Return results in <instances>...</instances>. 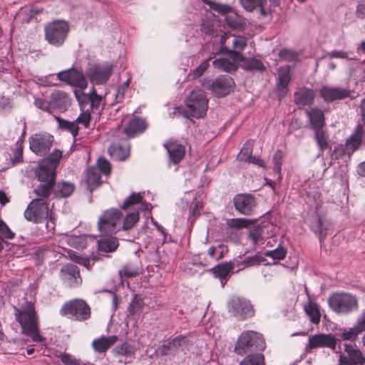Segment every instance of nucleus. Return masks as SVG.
Wrapping results in <instances>:
<instances>
[{
	"label": "nucleus",
	"instance_id": "f257e3e1",
	"mask_svg": "<svg viewBox=\"0 0 365 365\" xmlns=\"http://www.w3.org/2000/svg\"><path fill=\"white\" fill-rule=\"evenodd\" d=\"M14 316L21 326V334L31 337L35 342L44 340L39 332L38 317L32 302H26L19 307H14Z\"/></svg>",
	"mask_w": 365,
	"mask_h": 365
},
{
	"label": "nucleus",
	"instance_id": "f03ea898",
	"mask_svg": "<svg viewBox=\"0 0 365 365\" xmlns=\"http://www.w3.org/2000/svg\"><path fill=\"white\" fill-rule=\"evenodd\" d=\"M185 105L187 110L176 107L173 113L187 118L190 117L200 118L204 117L207 113L208 99L203 91L195 90L192 91L185 99Z\"/></svg>",
	"mask_w": 365,
	"mask_h": 365
},
{
	"label": "nucleus",
	"instance_id": "7ed1b4c3",
	"mask_svg": "<svg viewBox=\"0 0 365 365\" xmlns=\"http://www.w3.org/2000/svg\"><path fill=\"white\" fill-rule=\"evenodd\" d=\"M266 347L263 336L257 331H245L240 335L235 347L239 355L263 351Z\"/></svg>",
	"mask_w": 365,
	"mask_h": 365
},
{
	"label": "nucleus",
	"instance_id": "20e7f679",
	"mask_svg": "<svg viewBox=\"0 0 365 365\" xmlns=\"http://www.w3.org/2000/svg\"><path fill=\"white\" fill-rule=\"evenodd\" d=\"M60 313L71 320L83 322L90 318L91 309L84 300L76 299L66 302Z\"/></svg>",
	"mask_w": 365,
	"mask_h": 365
},
{
	"label": "nucleus",
	"instance_id": "39448f33",
	"mask_svg": "<svg viewBox=\"0 0 365 365\" xmlns=\"http://www.w3.org/2000/svg\"><path fill=\"white\" fill-rule=\"evenodd\" d=\"M331 309L336 313L348 314L358 309V301L356 298L348 293H334L328 300Z\"/></svg>",
	"mask_w": 365,
	"mask_h": 365
},
{
	"label": "nucleus",
	"instance_id": "423d86ee",
	"mask_svg": "<svg viewBox=\"0 0 365 365\" xmlns=\"http://www.w3.org/2000/svg\"><path fill=\"white\" fill-rule=\"evenodd\" d=\"M229 314L238 320H245L255 314L250 301L243 297L234 296L227 303Z\"/></svg>",
	"mask_w": 365,
	"mask_h": 365
},
{
	"label": "nucleus",
	"instance_id": "0eeeda50",
	"mask_svg": "<svg viewBox=\"0 0 365 365\" xmlns=\"http://www.w3.org/2000/svg\"><path fill=\"white\" fill-rule=\"evenodd\" d=\"M194 345L192 339L185 335H178L163 344L160 351L162 355H176L179 353L186 354Z\"/></svg>",
	"mask_w": 365,
	"mask_h": 365
},
{
	"label": "nucleus",
	"instance_id": "6e6552de",
	"mask_svg": "<svg viewBox=\"0 0 365 365\" xmlns=\"http://www.w3.org/2000/svg\"><path fill=\"white\" fill-rule=\"evenodd\" d=\"M46 40L51 45L58 47L63 44L68 31V24L64 21H56L45 26Z\"/></svg>",
	"mask_w": 365,
	"mask_h": 365
},
{
	"label": "nucleus",
	"instance_id": "1a4fd4ad",
	"mask_svg": "<svg viewBox=\"0 0 365 365\" xmlns=\"http://www.w3.org/2000/svg\"><path fill=\"white\" fill-rule=\"evenodd\" d=\"M123 216L121 212L118 209H110L103 212L98 221L99 231L103 235L116 232L117 223Z\"/></svg>",
	"mask_w": 365,
	"mask_h": 365
},
{
	"label": "nucleus",
	"instance_id": "9d476101",
	"mask_svg": "<svg viewBox=\"0 0 365 365\" xmlns=\"http://www.w3.org/2000/svg\"><path fill=\"white\" fill-rule=\"evenodd\" d=\"M54 139L48 133H36L29 138V148L36 155H46L51 150Z\"/></svg>",
	"mask_w": 365,
	"mask_h": 365
},
{
	"label": "nucleus",
	"instance_id": "9b49d317",
	"mask_svg": "<svg viewBox=\"0 0 365 365\" xmlns=\"http://www.w3.org/2000/svg\"><path fill=\"white\" fill-rule=\"evenodd\" d=\"M25 218L31 222H41L46 220L49 216V210L46 202L32 200L24 212Z\"/></svg>",
	"mask_w": 365,
	"mask_h": 365
},
{
	"label": "nucleus",
	"instance_id": "f8f14e48",
	"mask_svg": "<svg viewBox=\"0 0 365 365\" xmlns=\"http://www.w3.org/2000/svg\"><path fill=\"white\" fill-rule=\"evenodd\" d=\"M221 51H230L237 53L240 58L242 56V51L247 46V39L243 36H236L230 34H224L220 38Z\"/></svg>",
	"mask_w": 365,
	"mask_h": 365
},
{
	"label": "nucleus",
	"instance_id": "ddd939ff",
	"mask_svg": "<svg viewBox=\"0 0 365 365\" xmlns=\"http://www.w3.org/2000/svg\"><path fill=\"white\" fill-rule=\"evenodd\" d=\"M57 78L61 81L65 82L68 85L79 88L83 90L88 86L87 81L82 72L75 68L60 71L57 73Z\"/></svg>",
	"mask_w": 365,
	"mask_h": 365
},
{
	"label": "nucleus",
	"instance_id": "4468645a",
	"mask_svg": "<svg viewBox=\"0 0 365 365\" xmlns=\"http://www.w3.org/2000/svg\"><path fill=\"white\" fill-rule=\"evenodd\" d=\"M339 365H365V357L356 345L344 344V351L339 355Z\"/></svg>",
	"mask_w": 365,
	"mask_h": 365
},
{
	"label": "nucleus",
	"instance_id": "2eb2a0df",
	"mask_svg": "<svg viewBox=\"0 0 365 365\" xmlns=\"http://www.w3.org/2000/svg\"><path fill=\"white\" fill-rule=\"evenodd\" d=\"M235 210L241 215H251L257 205L256 198L251 194H237L233 198Z\"/></svg>",
	"mask_w": 365,
	"mask_h": 365
},
{
	"label": "nucleus",
	"instance_id": "dca6fc26",
	"mask_svg": "<svg viewBox=\"0 0 365 365\" xmlns=\"http://www.w3.org/2000/svg\"><path fill=\"white\" fill-rule=\"evenodd\" d=\"M112 73V66L94 64L86 71V75L92 83L101 85L106 83Z\"/></svg>",
	"mask_w": 365,
	"mask_h": 365
},
{
	"label": "nucleus",
	"instance_id": "f3484780",
	"mask_svg": "<svg viewBox=\"0 0 365 365\" xmlns=\"http://www.w3.org/2000/svg\"><path fill=\"white\" fill-rule=\"evenodd\" d=\"M235 82L232 77L222 75L216 78L210 85V90L217 97H222L233 91Z\"/></svg>",
	"mask_w": 365,
	"mask_h": 365
},
{
	"label": "nucleus",
	"instance_id": "a211bd4d",
	"mask_svg": "<svg viewBox=\"0 0 365 365\" xmlns=\"http://www.w3.org/2000/svg\"><path fill=\"white\" fill-rule=\"evenodd\" d=\"M350 94V90L341 87L324 86L319 90V95L326 103L345 99Z\"/></svg>",
	"mask_w": 365,
	"mask_h": 365
},
{
	"label": "nucleus",
	"instance_id": "6ab92c4d",
	"mask_svg": "<svg viewBox=\"0 0 365 365\" xmlns=\"http://www.w3.org/2000/svg\"><path fill=\"white\" fill-rule=\"evenodd\" d=\"M60 278L70 287L80 285L82 279L78 267L73 264H67L60 270Z\"/></svg>",
	"mask_w": 365,
	"mask_h": 365
},
{
	"label": "nucleus",
	"instance_id": "aec40b11",
	"mask_svg": "<svg viewBox=\"0 0 365 365\" xmlns=\"http://www.w3.org/2000/svg\"><path fill=\"white\" fill-rule=\"evenodd\" d=\"M225 52L227 53V56L214 60L213 66L221 71L228 73L237 71L240 56L237 53Z\"/></svg>",
	"mask_w": 365,
	"mask_h": 365
},
{
	"label": "nucleus",
	"instance_id": "412c9836",
	"mask_svg": "<svg viewBox=\"0 0 365 365\" xmlns=\"http://www.w3.org/2000/svg\"><path fill=\"white\" fill-rule=\"evenodd\" d=\"M163 146L169 155L171 163L178 164L184 158L185 148L178 140L170 139L163 144Z\"/></svg>",
	"mask_w": 365,
	"mask_h": 365
},
{
	"label": "nucleus",
	"instance_id": "4be33fe9",
	"mask_svg": "<svg viewBox=\"0 0 365 365\" xmlns=\"http://www.w3.org/2000/svg\"><path fill=\"white\" fill-rule=\"evenodd\" d=\"M35 174L37 179L41 182L55 183L56 169L53 165H48L47 160H41L35 170Z\"/></svg>",
	"mask_w": 365,
	"mask_h": 365
},
{
	"label": "nucleus",
	"instance_id": "5701e85b",
	"mask_svg": "<svg viewBox=\"0 0 365 365\" xmlns=\"http://www.w3.org/2000/svg\"><path fill=\"white\" fill-rule=\"evenodd\" d=\"M315 92L306 87L299 88L294 94L295 103L299 107L310 106L315 98Z\"/></svg>",
	"mask_w": 365,
	"mask_h": 365
},
{
	"label": "nucleus",
	"instance_id": "b1692460",
	"mask_svg": "<svg viewBox=\"0 0 365 365\" xmlns=\"http://www.w3.org/2000/svg\"><path fill=\"white\" fill-rule=\"evenodd\" d=\"M336 341L334 336L330 334L315 335L309 340V346L311 349L317 347H329L334 349Z\"/></svg>",
	"mask_w": 365,
	"mask_h": 365
},
{
	"label": "nucleus",
	"instance_id": "393cba45",
	"mask_svg": "<svg viewBox=\"0 0 365 365\" xmlns=\"http://www.w3.org/2000/svg\"><path fill=\"white\" fill-rule=\"evenodd\" d=\"M278 81L276 88L279 98L284 97L287 91V86L290 82V70L287 66L280 67L278 69Z\"/></svg>",
	"mask_w": 365,
	"mask_h": 365
},
{
	"label": "nucleus",
	"instance_id": "a878e982",
	"mask_svg": "<svg viewBox=\"0 0 365 365\" xmlns=\"http://www.w3.org/2000/svg\"><path fill=\"white\" fill-rule=\"evenodd\" d=\"M363 134V125L359 124L354 130V132L347 138L346 141V148L349 156L356 151L361 144Z\"/></svg>",
	"mask_w": 365,
	"mask_h": 365
},
{
	"label": "nucleus",
	"instance_id": "bb28decb",
	"mask_svg": "<svg viewBox=\"0 0 365 365\" xmlns=\"http://www.w3.org/2000/svg\"><path fill=\"white\" fill-rule=\"evenodd\" d=\"M129 144L127 141L115 143L108 148L110 155L116 160H124L129 155Z\"/></svg>",
	"mask_w": 365,
	"mask_h": 365
},
{
	"label": "nucleus",
	"instance_id": "cd10ccee",
	"mask_svg": "<svg viewBox=\"0 0 365 365\" xmlns=\"http://www.w3.org/2000/svg\"><path fill=\"white\" fill-rule=\"evenodd\" d=\"M51 108L58 109L60 111H64L69 106V98L68 94L61 91H55L51 94Z\"/></svg>",
	"mask_w": 365,
	"mask_h": 365
},
{
	"label": "nucleus",
	"instance_id": "c85d7f7f",
	"mask_svg": "<svg viewBox=\"0 0 365 365\" xmlns=\"http://www.w3.org/2000/svg\"><path fill=\"white\" fill-rule=\"evenodd\" d=\"M75 96L80 103H81V97L83 98V101L90 102L91 110L98 109L102 101V97L97 94L94 88L88 94H84L81 91H75Z\"/></svg>",
	"mask_w": 365,
	"mask_h": 365
},
{
	"label": "nucleus",
	"instance_id": "c756f323",
	"mask_svg": "<svg viewBox=\"0 0 365 365\" xmlns=\"http://www.w3.org/2000/svg\"><path fill=\"white\" fill-rule=\"evenodd\" d=\"M147 128V123L143 118L135 117L131 119L124 128V133L129 137L143 132Z\"/></svg>",
	"mask_w": 365,
	"mask_h": 365
},
{
	"label": "nucleus",
	"instance_id": "7c9ffc66",
	"mask_svg": "<svg viewBox=\"0 0 365 365\" xmlns=\"http://www.w3.org/2000/svg\"><path fill=\"white\" fill-rule=\"evenodd\" d=\"M307 116L309 117L311 126L313 130L324 128L325 125V118L324 112L318 108H313L310 110H307Z\"/></svg>",
	"mask_w": 365,
	"mask_h": 365
},
{
	"label": "nucleus",
	"instance_id": "2f4dec72",
	"mask_svg": "<svg viewBox=\"0 0 365 365\" xmlns=\"http://www.w3.org/2000/svg\"><path fill=\"white\" fill-rule=\"evenodd\" d=\"M101 178V173L97 168L93 166L87 169L86 182L91 192L102 183Z\"/></svg>",
	"mask_w": 365,
	"mask_h": 365
},
{
	"label": "nucleus",
	"instance_id": "473e14b6",
	"mask_svg": "<svg viewBox=\"0 0 365 365\" xmlns=\"http://www.w3.org/2000/svg\"><path fill=\"white\" fill-rule=\"evenodd\" d=\"M241 63L240 66L247 71H257L262 72L265 70V66L263 63L255 58H245L242 56L239 58V63Z\"/></svg>",
	"mask_w": 365,
	"mask_h": 365
},
{
	"label": "nucleus",
	"instance_id": "72a5a7b5",
	"mask_svg": "<svg viewBox=\"0 0 365 365\" xmlns=\"http://www.w3.org/2000/svg\"><path fill=\"white\" fill-rule=\"evenodd\" d=\"M119 243L116 237H106L98 240V250L103 252H114L118 247Z\"/></svg>",
	"mask_w": 365,
	"mask_h": 365
},
{
	"label": "nucleus",
	"instance_id": "f704fd0d",
	"mask_svg": "<svg viewBox=\"0 0 365 365\" xmlns=\"http://www.w3.org/2000/svg\"><path fill=\"white\" fill-rule=\"evenodd\" d=\"M117 339L116 336H103L93 341V348L99 353L105 352L110 346L116 342Z\"/></svg>",
	"mask_w": 365,
	"mask_h": 365
},
{
	"label": "nucleus",
	"instance_id": "c9c22d12",
	"mask_svg": "<svg viewBox=\"0 0 365 365\" xmlns=\"http://www.w3.org/2000/svg\"><path fill=\"white\" fill-rule=\"evenodd\" d=\"M227 26L234 29H243L246 26L245 19L235 12H231L225 17Z\"/></svg>",
	"mask_w": 365,
	"mask_h": 365
},
{
	"label": "nucleus",
	"instance_id": "e433bc0d",
	"mask_svg": "<svg viewBox=\"0 0 365 365\" xmlns=\"http://www.w3.org/2000/svg\"><path fill=\"white\" fill-rule=\"evenodd\" d=\"M314 139L319 148V155L329 148V135L324 128L314 130Z\"/></svg>",
	"mask_w": 365,
	"mask_h": 365
},
{
	"label": "nucleus",
	"instance_id": "4c0bfd02",
	"mask_svg": "<svg viewBox=\"0 0 365 365\" xmlns=\"http://www.w3.org/2000/svg\"><path fill=\"white\" fill-rule=\"evenodd\" d=\"M54 183L53 182H41L37 187L34 190V192L36 197L34 200H38L46 202V200L50 196L51 190L53 188Z\"/></svg>",
	"mask_w": 365,
	"mask_h": 365
},
{
	"label": "nucleus",
	"instance_id": "58836bf2",
	"mask_svg": "<svg viewBox=\"0 0 365 365\" xmlns=\"http://www.w3.org/2000/svg\"><path fill=\"white\" fill-rule=\"evenodd\" d=\"M58 126L63 130L70 132L73 138L78 135L79 128L75 121H68L58 116H55Z\"/></svg>",
	"mask_w": 365,
	"mask_h": 365
},
{
	"label": "nucleus",
	"instance_id": "ea45409f",
	"mask_svg": "<svg viewBox=\"0 0 365 365\" xmlns=\"http://www.w3.org/2000/svg\"><path fill=\"white\" fill-rule=\"evenodd\" d=\"M73 190L74 185L72 183L61 182L56 185L54 195L58 198L67 197L71 195Z\"/></svg>",
	"mask_w": 365,
	"mask_h": 365
},
{
	"label": "nucleus",
	"instance_id": "a19ab883",
	"mask_svg": "<svg viewBox=\"0 0 365 365\" xmlns=\"http://www.w3.org/2000/svg\"><path fill=\"white\" fill-rule=\"evenodd\" d=\"M311 229L317 235L320 242L324 240L327 235V227L322 217H319L316 221L312 223Z\"/></svg>",
	"mask_w": 365,
	"mask_h": 365
},
{
	"label": "nucleus",
	"instance_id": "79ce46f5",
	"mask_svg": "<svg viewBox=\"0 0 365 365\" xmlns=\"http://www.w3.org/2000/svg\"><path fill=\"white\" fill-rule=\"evenodd\" d=\"M265 259L264 257H262L260 254H257L254 256H248L237 264V267H239L238 270L248 267L259 265Z\"/></svg>",
	"mask_w": 365,
	"mask_h": 365
},
{
	"label": "nucleus",
	"instance_id": "37998d69",
	"mask_svg": "<svg viewBox=\"0 0 365 365\" xmlns=\"http://www.w3.org/2000/svg\"><path fill=\"white\" fill-rule=\"evenodd\" d=\"M240 365H265L264 355L261 353L250 354L243 359Z\"/></svg>",
	"mask_w": 365,
	"mask_h": 365
},
{
	"label": "nucleus",
	"instance_id": "c03bdc74",
	"mask_svg": "<svg viewBox=\"0 0 365 365\" xmlns=\"http://www.w3.org/2000/svg\"><path fill=\"white\" fill-rule=\"evenodd\" d=\"M305 311L307 315L310 318V321L314 324H318L321 319V313L319 311V306L315 302H310L309 305L305 308Z\"/></svg>",
	"mask_w": 365,
	"mask_h": 365
},
{
	"label": "nucleus",
	"instance_id": "a18cd8bd",
	"mask_svg": "<svg viewBox=\"0 0 365 365\" xmlns=\"http://www.w3.org/2000/svg\"><path fill=\"white\" fill-rule=\"evenodd\" d=\"M56 356L60 358L65 365H94L90 362H84L66 353L59 352L58 354H56Z\"/></svg>",
	"mask_w": 365,
	"mask_h": 365
},
{
	"label": "nucleus",
	"instance_id": "49530a36",
	"mask_svg": "<svg viewBox=\"0 0 365 365\" xmlns=\"http://www.w3.org/2000/svg\"><path fill=\"white\" fill-rule=\"evenodd\" d=\"M232 269L233 264L232 262H225L215 266L212 270L215 276L222 280L227 277Z\"/></svg>",
	"mask_w": 365,
	"mask_h": 365
},
{
	"label": "nucleus",
	"instance_id": "de8ad7c7",
	"mask_svg": "<svg viewBox=\"0 0 365 365\" xmlns=\"http://www.w3.org/2000/svg\"><path fill=\"white\" fill-rule=\"evenodd\" d=\"M254 145L253 140H248L242 148L240 152L238 154L237 158L240 161L247 162V160L250 159L252 153V148Z\"/></svg>",
	"mask_w": 365,
	"mask_h": 365
},
{
	"label": "nucleus",
	"instance_id": "09e8293b",
	"mask_svg": "<svg viewBox=\"0 0 365 365\" xmlns=\"http://www.w3.org/2000/svg\"><path fill=\"white\" fill-rule=\"evenodd\" d=\"M143 200V193L133 192L130 195H129L127 198L125 199L123 205H121V208L123 210H125L131 205L142 204Z\"/></svg>",
	"mask_w": 365,
	"mask_h": 365
},
{
	"label": "nucleus",
	"instance_id": "8fccbe9b",
	"mask_svg": "<svg viewBox=\"0 0 365 365\" xmlns=\"http://www.w3.org/2000/svg\"><path fill=\"white\" fill-rule=\"evenodd\" d=\"M361 330L358 327L356 324H355L353 327L349 329L348 330L344 329L341 334V338L344 340H349L351 341H355L359 334L361 333Z\"/></svg>",
	"mask_w": 365,
	"mask_h": 365
},
{
	"label": "nucleus",
	"instance_id": "3c124183",
	"mask_svg": "<svg viewBox=\"0 0 365 365\" xmlns=\"http://www.w3.org/2000/svg\"><path fill=\"white\" fill-rule=\"evenodd\" d=\"M139 220V213L138 211H133L125 215L123 225V230H128L131 228H133L135 224Z\"/></svg>",
	"mask_w": 365,
	"mask_h": 365
},
{
	"label": "nucleus",
	"instance_id": "603ef678",
	"mask_svg": "<svg viewBox=\"0 0 365 365\" xmlns=\"http://www.w3.org/2000/svg\"><path fill=\"white\" fill-rule=\"evenodd\" d=\"M240 3L245 10L250 12L258 6L265 5L267 0H240Z\"/></svg>",
	"mask_w": 365,
	"mask_h": 365
},
{
	"label": "nucleus",
	"instance_id": "864d4df0",
	"mask_svg": "<svg viewBox=\"0 0 365 365\" xmlns=\"http://www.w3.org/2000/svg\"><path fill=\"white\" fill-rule=\"evenodd\" d=\"M34 103L38 108L48 113H52V108L50 100L48 101L42 98H35Z\"/></svg>",
	"mask_w": 365,
	"mask_h": 365
},
{
	"label": "nucleus",
	"instance_id": "5fc2aeb1",
	"mask_svg": "<svg viewBox=\"0 0 365 365\" xmlns=\"http://www.w3.org/2000/svg\"><path fill=\"white\" fill-rule=\"evenodd\" d=\"M230 227L240 229L247 227L250 225V221L244 218H234L227 221Z\"/></svg>",
	"mask_w": 365,
	"mask_h": 365
},
{
	"label": "nucleus",
	"instance_id": "6e6d98bb",
	"mask_svg": "<svg viewBox=\"0 0 365 365\" xmlns=\"http://www.w3.org/2000/svg\"><path fill=\"white\" fill-rule=\"evenodd\" d=\"M283 157V153L281 150H277L274 153L272 161H273V170L274 172L279 175V178H280V173H281V166H282V159Z\"/></svg>",
	"mask_w": 365,
	"mask_h": 365
},
{
	"label": "nucleus",
	"instance_id": "4d7b16f0",
	"mask_svg": "<svg viewBox=\"0 0 365 365\" xmlns=\"http://www.w3.org/2000/svg\"><path fill=\"white\" fill-rule=\"evenodd\" d=\"M62 157V153L59 150H53L47 158L43 159L42 160H47L48 165H53L55 169H56V166Z\"/></svg>",
	"mask_w": 365,
	"mask_h": 365
},
{
	"label": "nucleus",
	"instance_id": "13d9d810",
	"mask_svg": "<svg viewBox=\"0 0 365 365\" xmlns=\"http://www.w3.org/2000/svg\"><path fill=\"white\" fill-rule=\"evenodd\" d=\"M287 251L284 247H278L272 251L265 252V256L273 258L274 259L281 260L286 256Z\"/></svg>",
	"mask_w": 365,
	"mask_h": 365
},
{
	"label": "nucleus",
	"instance_id": "bf43d9fd",
	"mask_svg": "<svg viewBox=\"0 0 365 365\" xmlns=\"http://www.w3.org/2000/svg\"><path fill=\"white\" fill-rule=\"evenodd\" d=\"M96 168L98 169L100 173H103L106 175H109L110 173V164L103 158L98 159Z\"/></svg>",
	"mask_w": 365,
	"mask_h": 365
},
{
	"label": "nucleus",
	"instance_id": "052dcab7",
	"mask_svg": "<svg viewBox=\"0 0 365 365\" xmlns=\"http://www.w3.org/2000/svg\"><path fill=\"white\" fill-rule=\"evenodd\" d=\"M347 153L346 146L343 145H336L334 149L331 152V158L332 159H339L343 158Z\"/></svg>",
	"mask_w": 365,
	"mask_h": 365
},
{
	"label": "nucleus",
	"instance_id": "680f3d73",
	"mask_svg": "<svg viewBox=\"0 0 365 365\" xmlns=\"http://www.w3.org/2000/svg\"><path fill=\"white\" fill-rule=\"evenodd\" d=\"M263 228L260 226L254 227L250 231L249 237L252 240L254 245L262 238Z\"/></svg>",
	"mask_w": 365,
	"mask_h": 365
},
{
	"label": "nucleus",
	"instance_id": "e2e57ef3",
	"mask_svg": "<svg viewBox=\"0 0 365 365\" xmlns=\"http://www.w3.org/2000/svg\"><path fill=\"white\" fill-rule=\"evenodd\" d=\"M279 56L281 58L288 61H294L298 58V55L296 52L289 49L280 50Z\"/></svg>",
	"mask_w": 365,
	"mask_h": 365
},
{
	"label": "nucleus",
	"instance_id": "0e129e2a",
	"mask_svg": "<svg viewBox=\"0 0 365 365\" xmlns=\"http://www.w3.org/2000/svg\"><path fill=\"white\" fill-rule=\"evenodd\" d=\"M0 235L6 239H13L14 233L10 230L7 225L0 218Z\"/></svg>",
	"mask_w": 365,
	"mask_h": 365
},
{
	"label": "nucleus",
	"instance_id": "69168bd1",
	"mask_svg": "<svg viewBox=\"0 0 365 365\" xmlns=\"http://www.w3.org/2000/svg\"><path fill=\"white\" fill-rule=\"evenodd\" d=\"M202 208L201 202L199 201H193L190 207V216L189 220H191V217H195L200 215V210Z\"/></svg>",
	"mask_w": 365,
	"mask_h": 365
},
{
	"label": "nucleus",
	"instance_id": "338daca9",
	"mask_svg": "<svg viewBox=\"0 0 365 365\" xmlns=\"http://www.w3.org/2000/svg\"><path fill=\"white\" fill-rule=\"evenodd\" d=\"M91 121V115L88 112L82 113L79 115V116L76 119L75 122L76 124L78 123L83 124L86 128H88Z\"/></svg>",
	"mask_w": 365,
	"mask_h": 365
},
{
	"label": "nucleus",
	"instance_id": "774afa93",
	"mask_svg": "<svg viewBox=\"0 0 365 365\" xmlns=\"http://www.w3.org/2000/svg\"><path fill=\"white\" fill-rule=\"evenodd\" d=\"M356 16L359 19H365V0H360L358 2L356 9Z\"/></svg>",
	"mask_w": 365,
	"mask_h": 365
}]
</instances>
